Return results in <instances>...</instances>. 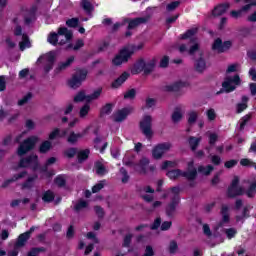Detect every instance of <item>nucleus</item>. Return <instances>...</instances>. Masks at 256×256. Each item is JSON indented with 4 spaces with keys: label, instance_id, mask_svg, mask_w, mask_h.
Here are the masks:
<instances>
[{
    "label": "nucleus",
    "instance_id": "1",
    "mask_svg": "<svg viewBox=\"0 0 256 256\" xmlns=\"http://www.w3.org/2000/svg\"><path fill=\"white\" fill-rule=\"evenodd\" d=\"M187 171H182L181 169L169 170L166 175L169 179L175 181L179 177H185L187 181H195L197 179V168H195V162L190 161L187 163Z\"/></svg>",
    "mask_w": 256,
    "mask_h": 256
},
{
    "label": "nucleus",
    "instance_id": "2",
    "mask_svg": "<svg viewBox=\"0 0 256 256\" xmlns=\"http://www.w3.org/2000/svg\"><path fill=\"white\" fill-rule=\"evenodd\" d=\"M39 143V136H30L24 139L17 149V155L19 157H23V155H27L29 151H33L35 146Z\"/></svg>",
    "mask_w": 256,
    "mask_h": 256
},
{
    "label": "nucleus",
    "instance_id": "3",
    "mask_svg": "<svg viewBox=\"0 0 256 256\" xmlns=\"http://www.w3.org/2000/svg\"><path fill=\"white\" fill-rule=\"evenodd\" d=\"M198 31L199 29L197 28H191L179 36V39L182 41H187V39H190V43H194V45H192L188 50L189 55H195V53H197L199 50V43H197V38H195V35H197Z\"/></svg>",
    "mask_w": 256,
    "mask_h": 256
},
{
    "label": "nucleus",
    "instance_id": "4",
    "mask_svg": "<svg viewBox=\"0 0 256 256\" xmlns=\"http://www.w3.org/2000/svg\"><path fill=\"white\" fill-rule=\"evenodd\" d=\"M139 129L148 139V141H151L153 139V117L151 115H144L139 122Z\"/></svg>",
    "mask_w": 256,
    "mask_h": 256
},
{
    "label": "nucleus",
    "instance_id": "5",
    "mask_svg": "<svg viewBox=\"0 0 256 256\" xmlns=\"http://www.w3.org/2000/svg\"><path fill=\"white\" fill-rule=\"evenodd\" d=\"M18 167L20 169L31 167L32 171H37L39 169V156H37V154H30L20 159Z\"/></svg>",
    "mask_w": 256,
    "mask_h": 256
},
{
    "label": "nucleus",
    "instance_id": "6",
    "mask_svg": "<svg viewBox=\"0 0 256 256\" xmlns=\"http://www.w3.org/2000/svg\"><path fill=\"white\" fill-rule=\"evenodd\" d=\"M59 35H64L66 41L73 39V32L71 30L67 29V27H60L58 33L51 32L48 35V43H50V45H57V43H59Z\"/></svg>",
    "mask_w": 256,
    "mask_h": 256
},
{
    "label": "nucleus",
    "instance_id": "7",
    "mask_svg": "<svg viewBox=\"0 0 256 256\" xmlns=\"http://www.w3.org/2000/svg\"><path fill=\"white\" fill-rule=\"evenodd\" d=\"M88 73L87 69H79L68 81L69 87H71V89H79V87L83 85V81L87 79Z\"/></svg>",
    "mask_w": 256,
    "mask_h": 256
},
{
    "label": "nucleus",
    "instance_id": "8",
    "mask_svg": "<svg viewBox=\"0 0 256 256\" xmlns=\"http://www.w3.org/2000/svg\"><path fill=\"white\" fill-rule=\"evenodd\" d=\"M235 85H241V77L239 74H236L233 77L227 76L222 82V87L225 93H233V91L237 89Z\"/></svg>",
    "mask_w": 256,
    "mask_h": 256
},
{
    "label": "nucleus",
    "instance_id": "9",
    "mask_svg": "<svg viewBox=\"0 0 256 256\" xmlns=\"http://www.w3.org/2000/svg\"><path fill=\"white\" fill-rule=\"evenodd\" d=\"M243 193V187L239 186V177L235 176L227 189V197H229V199H235V197H239L243 195Z\"/></svg>",
    "mask_w": 256,
    "mask_h": 256
},
{
    "label": "nucleus",
    "instance_id": "10",
    "mask_svg": "<svg viewBox=\"0 0 256 256\" xmlns=\"http://www.w3.org/2000/svg\"><path fill=\"white\" fill-rule=\"evenodd\" d=\"M132 56H133V51H130L127 48H123L112 60V65H115V67H119V65H123V63H127Z\"/></svg>",
    "mask_w": 256,
    "mask_h": 256
},
{
    "label": "nucleus",
    "instance_id": "11",
    "mask_svg": "<svg viewBox=\"0 0 256 256\" xmlns=\"http://www.w3.org/2000/svg\"><path fill=\"white\" fill-rule=\"evenodd\" d=\"M151 16L147 15L144 17H136V18H126L124 21L128 23L127 29L128 31H132V29H137L139 25H145V23H149Z\"/></svg>",
    "mask_w": 256,
    "mask_h": 256
},
{
    "label": "nucleus",
    "instance_id": "12",
    "mask_svg": "<svg viewBox=\"0 0 256 256\" xmlns=\"http://www.w3.org/2000/svg\"><path fill=\"white\" fill-rule=\"evenodd\" d=\"M232 45L233 43L229 40L223 42L221 38H217L212 44V51H217L218 53H225V51H229V49H231Z\"/></svg>",
    "mask_w": 256,
    "mask_h": 256
},
{
    "label": "nucleus",
    "instance_id": "13",
    "mask_svg": "<svg viewBox=\"0 0 256 256\" xmlns=\"http://www.w3.org/2000/svg\"><path fill=\"white\" fill-rule=\"evenodd\" d=\"M171 149V143H160L156 145L152 149V157L153 159L159 160L165 155V151H169Z\"/></svg>",
    "mask_w": 256,
    "mask_h": 256
},
{
    "label": "nucleus",
    "instance_id": "14",
    "mask_svg": "<svg viewBox=\"0 0 256 256\" xmlns=\"http://www.w3.org/2000/svg\"><path fill=\"white\" fill-rule=\"evenodd\" d=\"M35 231V226L30 227V229L22 234H20L16 241V247H25L27 240L31 239V235Z\"/></svg>",
    "mask_w": 256,
    "mask_h": 256
},
{
    "label": "nucleus",
    "instance_id": "15",
    "mask_svg": "<svg viewBox=\"0 0 256 256\" xmlns=\"http://www.w3.org/2000/svg\"><path fill=\"white\" fill-rule=\"evenodd\" d=\"M194 70L196 73L203 74L207 70V61L203 57V54H200V57L198 59H195L194 61Z\"/></svg>",
    "mask_w": 256,
    "mask_h": 256
},
{
    "label": "nucleus",
    "instance_id": "16",
    "mask_svg": "<svg viewBox=\"0 0 256 256\" xmlns=\"http://www.w3.org/2000/svg\"><path fill=\"white\" fill-rule=\"evenodd\" d=\"M179 203L175 200H170V202L166 205L165 208V214L169 219H173L175 217V214L177 213V207H179Z\"/></svg>",
    "mask_w": 256,
    "mask_h": 256
},
{
    "label": "nucleus",
    "instance_id": "17",
    "mask_svg": "<svg viewBox=\"0 0 256 256\" xmlns=\"http://www.w3.org/2000/svg\"><path fill=\"white\" fill-rule=\"evenodd\" d=\"M231 7V4L229 2L218 4L214 9L212 10L213 17H221V15H225L227 13V10Z\"/></svg>",
    "mask_w": 256,
    "mask_h": 256
},
{
    "label": "nucleus",
    "instance_id": "18",
    "mask_svg": "<svg viewBox=\"0 0 256 256\" xmlns=\"http://www.w3.org/2000/svg\"><path fill=\"white\" fill-rule=\"evenodd\" d=\"M130 113L129 108H122L113 114V120L115 123H122V121H125L129 117Z\"/></svg>",
    "mask_w": 256,
    "mask_h": 256
},
{
    "label": "nucleus",
    "instance_id": "19",
    "mask_svg": "<svg viewBox=\"0 0 256 256\" xmlns=\"http://www.w3.org/2000/svg\"><path fill=\"white\" fill-rule=\"evenodd\" d=\"M220 215L222 221L219 223V227H223L224 223H229L231 221V214L229 213V206L223 204L220 209Z\"/></svg>",
    "mask_w": 256,
    "mask_h": 256
},
{
    "label": "nucleus",
    "instance_id": "20",
    "mask_svg": "<svg viewBox=\"0 0 256 256\" xmlns=\"http://www.w3.org/2000/svg\"><path fill=\"white\" fill-rule=\"evenodd\" d=\"M130 75L131 74H129V72H123L117 79H115L111 83L112 89H119V87H121V85H123V83H125V81L129 79Z\"/></svg>",
    "mask_w": 256,
    "mask_h": 256
},
{
    "label": "nucleus",
    "instance_id": "21",
    "mask_svg": "<svg viewBox=\"0 0 256 256\" xmlns=\"http://www.w3.org/2000/svg\"><path fill=\"white\" fill-rule=\"evenodd\" d=\"M74 61H75V56H70L65 62H59L58 66L54 70V73L58 74V73H61V71H65V69H68V67H71Z\"/></svg>",
    "mask_w": 256,
    "mask_h": 256
},
{
    "label": "nucleus",
    "instance_id": "22",
    "mask_svg": "<svg viewBox=\"0 0 256 256\" xmlns=\"http://www.w3.org/2000/svg\"><path fill=\"white\" fill-rule=\"evenodd\" d=\"M27 175V171H22L18 174H14L12 178L10 179H7L5 180L2 185H1V188L2 189H7V186L10 184V183H15V181H19V179H23V177H25Z\"/></svg>",
    "mask_w": 256,
    "mask_h": 256
},
{
    "label": "nucleus",
    "instance_id": "23",
    "mask_svg": "<svg viewBox=\"0 0 256 256\" xmlns=\"http://www.w3.org/2000/svg\"><path fill=\"white\" fill-rule=\"evenodd\" d=\"M251 9V5H244L239 10H232L230 11V16L233 17V19H239L243 17V13H247Z\"/></svg>",
    "mask_w": 256,
    "mask_h": 256
},
{
    "label": "nucleus",
    "instance_id": "24",
    "mask_svg": "<svg viewBox=\"0 0 256 256\" xmlns=\"http://www.w3.org/2000/svg\"><path fill=\"white\" fill-rule=\"evenodd\" d=\"M183 87H185V82L178 81L173 84L167 85L165 89L170 93H179L181 89H183Z\"/></svg>",
    "mask_w": 256,
    "mask_h": 256
},
{
    "label": "nucleus",
    "instance_id": "25",
    "mask_svg": "<svg viewBox=\"0 0 256 256\" xmlns=\"http://www.w3.org/2000/svg\"><path fill=\"white\" fill-rule=\"evenodd\" d=\"M157 65V58H152L150 61L145 62L144 75H151L155 71Z\"/></svg>",
    "mask_w": 256,
    "mask_h": 256
},
{
    "label": "nucleus",
    "instance_id": "26",
    "mask_svg": "<svg viewBox=\"0 0 256 256\" xmlns=\"http://www.w3.org/2000/svg\"><path fill=\"white\" fill-rule=\"evenodd\" d=\"M145 69V59L140 58L132 68L133 75H139V73H143Z\"/></svg>",
    "mask_w": 256,
    "mask_h": 256
},
{
    "label": "nucleus",
    "instance_id": "27",
    "mask_svg": "<svg viewBox=\"0 0 256 256\" xmlns=\"http://www.w3.org/2000/svg\"><path fill=\"white\" fill-rule=\"evenodd\" d=\"M149 163H151V161L147 157H143L142 159H140L139 163L137 164V167L139 168V173L145 175L147 173V167L149 166Z\"/></svg>",
    "mask_w": 256,
    "mask_h": 256
},
{
    "label": "nucleus",
    "instance_id": "28",
    "mask_svg": "<svg viewBox=\"0 0 256 256\" xmlns=\"http://www.w3.org/2000/svg\"><path fill=\"white\" fill-rule=\"evenodd\" d=\"M39 176L37 174H34L32 176H29L24 183H22V189H33V186L35 185V181Z\"/></svg>",
    "mask_w": 256,
    "mask_h": 256
},
{
    "label": "nucleus",
    "instance_id": "29",
    "mask_svg": "<svg viewBox=\"0 0 256 256\" xmlns=\"http://www.w3.org/2000/svg\"><path fill=\"white\" fill-rule=\"evenodd\" d=\"M50 149H53V144L51 143V141L45 140L40 144L38 151L39 153H41V155H45L49 153Z\"/></svg>",
    "mask_w": 256,
    "mask_h": 256
},
{
    "label": "nucleus",
    "instance_id": "30",
    "mask_svg": "<svg viewBox=\"0 0 256 256\" xmlns=\"http://www.w3.org/2000/svg\"><path fill=\"white\" fill-rule=\"evenodd\" d=\"M201 143V138H197L195 136H190L188 138V145L190 146V149L192 152L197 151V147H199Z\"/></svg>",
    "mask_w": 256,
    "mask_h": 256
},
{
    "label": "nucleus",
    "instance_id": "31",
    "mask_svg": "<svg viewBox=\"0 0 256 256\" xmlns=\"http://www.w3.org/2000/svg\"><path fill=\"white\" fill-rule=\"evenodd\" d=\"M101 93H103V88H98L90 95L85 94L84 101H86L87 103H91V101H95V99H99V97H101Z\"/></svg>",
    "mask_w": 256,
    "mask_h": 256
},
{
    "label": "nucleus",
    "instance_id": "32",
    "mask_svg": "<svg viewBox=\"0 0 256 256\" xmlns=\"http://www.w3.org/2000/svg\"><path fill=\"white\" fill-rule=\"evenodd\" d=\"M91 154V150L84 149L77 152V159L78 163H84V161H87L89 159V155Z\"/></svg>",
    "mask_w": 256,
    "mask_h": 256
},
{
    "label": "nucleus",
    "instance_id": "33",
    "mask_svg": "<svg viewBox=\"0 0 256 256\" xmlns=\"http://www.w3.org/2000/svg\"><path fill=\"white\" fill-rule=\"evenodd\" d=\"M171 193L173 196L171 197L170 201H176L178 203H181V188L179 186H174L170 188Z\"/></svg>",
    "mask_w": 256,
    "mask_h": 256
},
{
    "label": "nucleus",
    "instance_id": "34",
    "mask_svg": "<svg viewBox=\"0 0 256 256\" xmlns=\"http://www.w3.org/2000/svg\"><path fill=\"white\" fill-rule=\"evenodd\" d=\"M80 5L82 9L85 11V13H87L88 15L93 13V11H95V6H93V4L88 0H81Z\"/></svg>",
    "mask_w": 256,
    "mask_h": 256
},
{
    "label": "nucleus",
    "instance_id": "35",
    "mask_svg": "<svg viewBox=\"0 0 256 256\" xmlns=\"http://www.w3.org/2000/svg\"><path fill=\"white\" fill-rule=\"evenodd\" d=\"M253 119V114L249 113L244 115L240 120V126L239 131H245V127L247 126V123H249Z\"/></svg>",
    "mask_w": 256,
    "mask_h": 256
},
{
    "label": "nucleus",
    "instance_id": "36",
    "mask_svg": "<svg viewBox=\"0 0 256 256\" xmlns=\"http://www.w3.org/2000/svg\"><path fill=\"white\" fill-rule=\"evenodd\" d=\"M42 201H44V203H53V201H55V193L51 190L45 191L42 195Z\"/></svg>",
    "mask_w": 256,
    "mask_h": 256
},
{
    "label": "nucleus",
    "instance_id": "37",
    "mask_svg": "<svg viewBox=\"0 0 256 256\" xmlns=\"http://www.w3.org/2000/svg\"><path fill=\"white\" fill-rule=\"evenodd\" d=\"M215 169V167H213V165H207V166H203L200 165L198 166V169H196V171H198V173H202V175H211V172Z\"/></svg>",
    "mask_w": 256,
    "mask_h": 256
},
{
    "label": "nucleus",
    "instance_id": "38",
    "mask_svg": "<svg viewBox=\"0 0 256 256\" xmlns=\"http://www.w3.org/2000/svg\"><path fill=\"white\" fill-rule=\"evenodd\" d=\"M20 51H25L27 47H31V41L29 40V36L27 34L22 35V41L19 42Z\"/></svg>",
    "mask_w": 256,
    "mask_h": 256
},
{
    "label": "nucleus",
    "instance_id": "39",
    "mask_svg": "<svg viewBox=\"0 0 256 256\" xmlns=\"http://www.w3.org/2000/svg\"><path fill=\"white\" fill-rule=\"evenodd\" d=\"M255 193H256V181H252L248 187V189L246 190V195L249 199H253V197H255Z\"/></svg>",
    "mask_w": 256,
    "mask_h": 256
},
{
    "label": "nucleus",
    "instance_id": "40",
    "mask_svg": "<svg viewBox=\"0 0 256 256\" xmlns=\"http://www.w3.org/2000/svg\"><path fill=\"white\" fill-rule=\"evenodd\" d=\"M81 137H83V134L71 132L70 135H69L68 138H67V141H68L71 145H75V143H77V141H79V139H81Z\"/></svg>",
    "mask_w": 256,
    "mask_h": 256
},
{
    "label": "nucleus",
    "instance_id": "41",
    "mask_svg": "<svg viewBox=\"0 0 256 256\" xmlns=\"http://www.w3.org/2000/svg\"><path fill=\"white\" fill-rule=\"evenodd\" d=\"M183 119V114L181 113V108L176 107L174 112L172 113V121L173 123H179Z\"/></svg>",
    "mask_w": 256,
    "mask_h": 256
},
{
    "label": "nucleus",
    "instance_id": "42",
    "mask_svg": "<svg viewBox=\"0 0 256 256\" xmlns=\"http://www.w3.org/2000/svg\"><path fill=\"white\" fill-rule=\"evenodd\" d=\"M47 249L45 247H33L27 253V256H39V253H45Z\"/></svg>",
    "mask_w": 256,
    "mask_h": 256
},
{
    "label": "nucleus",
    "instance_id": "43",
    "mask_svg": "<svg viewBox=\"0 0 256 256\" xmlns=\"http://www.w3.org/2000/svg\"><path fill=\"white\" fill-rule=\"evenodd\" d=\"M54 183L57 187L63 188L67 185V179H65V176L63 175H58L55 177Z\"/></svg>",
    "mask_w": 256,
    "mask_h": 256
},
{
    "label": "nucleus",
    "instance_id": "44",
    "mask_svg": "<svg viewBox=\"0 0 256 256\" xmlns=\"http://www.w3.org/2000/svg\"><path fill=\"white\" fill-rule=\"evenodd\" d=\"M95 169H96V175H100L101 177H103V175L107 173V168H105V165H103V163L101 162H97L95 164Z\"/></svg>",
    "mask_w": 256,
    "mask_h": 256
},
{
    "label": "nucleus",
    "instance_id": "45",
    "mask_svg": "<svg viewBox=\"0 0 256 256\" xmlns=\"http://www.w3.org/2000/svg\"><path fill=\"white\" fill-rule=\"evenodd\" d=\"M112 111H113V104L107 103L101 108L100 115L101 117H103V115H111Z\"/></svg>",
    "mask_w": 256,
    "mask_h": 256
},
{
    "label": "nucleus",
    "instance_id": "46",
    "mask_svg": "<svg viewBox=\"0 0 256 256\" xmlns=\"http://www.w3.org/2000/svg\"><path fill=\"white\" fill-rule=\"evenodd\" d=\"M89 111H91V105H89V103L84 104L83 107L80 108L79 117H81V119L87 117Z\"/></svg>",
    "mask_w": 256,
    "mask_h": 256
},
{
    "label": "nucleus",
    "instance_id": "47",
    "mask_svg": "<svg viewBox=\"0 0 256 256\" xmlns=\"http://www.w3.org/2000/svg\"><path fill=\"white\" fill-rule=\"evenodd\" d=\"M87 207H89V203L87 201L79 200L78 203L74 206V211H76V213H79L81 209H87Z\"/></svg>",
    "mask_w": 256,
    "mask_h": 256
},
{
    "label": "nucleus",
    "instance_id": "48",
    "mask_svg": "<svg viewBox=\"0 0 256 256\" xmlns=\"http://www.w3.org/2000/svg\"><path fill=\"white\" fill-rule=\"evenodd\" d=\"M33 99V93L28 92L25 96H23L22 99L18 100L19 107H23V105H26V103H29Z\"/></svg>",
    "mask_w": 256,
    "mask_h": 256
},
{
    "label": "nucleus",
    "instance_id": "49",
    "mask_svg": "<svg viewBox=\"0 0 256 256\" xmlns=\"http://www.w3.org/2000/svg\"><path fill=\"white\" fill-rule=\"evenodd\" d=\"M178 249H179V245L177 244V241L175 240L170 241L169 248H168L170 255H175Z\"/></svg>",
    "mask_w": 256,
    "mask_h": 256
},
{
    "label": "nucleus",
    "instance_id": "50",
    "mask_svg": "<svg viewBox=\"0 0 256 256\" xmlns=\"http://www.w3.org/2000/svg\"><path fill=\"white\" fill-rule=\"evenodd\" d=\"M77 154V148L71 147L64 151V156L68 159H73L75 155Z\"/></svg>",
    "mask_w": 256,
    "mask_h": 256
},
{
    "label": "nucleus",
    "instance_id": "51",
    "mask_svg": "<svg viewBox=\"0 0 256 256\" xmlns=\"http://www.w3.org/2000/svg\"><path fill=\"white\" fill-rule=\"evenodd\" d=\"M135 97H137V90L135 88L126 91L124 94V99L133 100Z\"/></svg>",
    "mask_w": 256,
    "mask_h": 256
},
{
    "label": "nucleus",
    "instance_id": "52",
    "mask_svg": "<svg viewBox=\"0 0 256 256\" xmlns=\"http://www.w3.org/2000/svg\"><path fill=\"white\" fill-rule=\"evenodd\" d=\"M219 141V135L217 133H211L208 136V143L211 145V147H215V143Z\"/></svg>",
    "mask_w": 256,
    "mask_h": 256
},
{
    "label": "nucleus",
    "instance_id": "53",
    "mask_svg": "<svg viewBox=\"0 0 256 256\" xmlns=\"http://www.w3.org/2000/svg\"><path fill=\"white\" fill-rule=\"evenodd\" d=\"M67 27H70L72 29H75L76 27H79V18H71L66 21Z\"/></svg>",
    "mask_w": 256,
    "mask_h": 256
},
{
    "label": "nucleus",
    "instance_id": "54",
    "mask_svg": "<svg viewBox=\"0 0 256 256\" xmlns=\"http://www.w3.org/2000/svg\"><path fill=\"white\" fill-rule=\"evenodd\" d=\"M198 117H199V115L197 114V112L191 111V112L188 114V124H189V125H193L194 123H196Z\"/></svg>",
    "mask_w": 256,
    "mask_h": 256
},
{
    "label": "nucleus",
    "instance_id": "55",
    "mask_svg": "<svg viewBox=\"0 0 256 256\" xmlns=\"http://www.w3.org/2000/svg\"><path fill=\"white\" fill-rule=\"evenodd\" d=\"M169 167H172V168L177 167V162L166 160L162 163L161 169H162V171H165V170L169 169Z\"/></svg>",
    "mask_w": 256,
    "mask_h": 256
},
{
    "label": "nucleus",
    "instance_id": "56",
    "mask_svg": "<svg viewBox=\"0 0 256 256\" xmlns=\"http://www.w3.org/2000/svg\"><path fill=\"white\" fill-rule=\"evenodd\" d=\"M225 235H226L227 239H233L235 237V235H237V229H235V228L225 229Z\"/></svg>",
    "mask_w": 256,
    "mask_h": 256
},
{
    "label": "nucleus",
    "instance_id": "57",
    "mask_svg": "<svg viewBox=\"0 0 256 256\" xmlns=\"http://www.w3.org/2000/svg\"><path fill=\"white\" fill-rule=\"evenodd\" d=\"M85 91H80L76 94V96L74 97V103H83V101L85 100Z\"/></svg>",
    "mask_w": 256,
    "mask_h": 256
},
{
    "label": "nucleus",
    "instance_id": "58",
    "mask_svg": "<svg viewBox=\"0 0 256 256\" xmlns=\"http://www.w3.org/2000/svg\"><path fill=\"white\" fill-rule=\"evenodd\" d=\"M251 209H253V206H251L250 204L244 206L243 211H242V216L245 219H249V217H251V214H250Z\"/></svg>",
    "mask_w": 256,
    "mask_h": 256
},
{
    "label": "nucleus",
    "instance_id": "59",
    "mask_svg": "<svg viewBox=\"0 0 256 256\" xmlns=\"http://www.w3.org/2000/svg\"><path fill=\"white\" fill-rule=\"evenodd\" d=\"M94 211L98 217V219H103L105 217V210L101 206H94Z\"/></svg>",
    "mask_w": 256,
    "mask_h": 256
},
{
    "label": "nucleus",
    "instance_id": "60",
    "mask_svg": "<svg viewBox=\"0 0 256 256\" xmlns=\"http://www.w3.org/2000/svg\"><path fill=\"white\" fill-rule=\"evenodd\" d=\"M132 239H133V234H127V235L124 237L122 247H126V248L131 247V241H132Z\"/></svg>",
    "mask_w": 256,
    "mask_h": 256
},
{
    "label": "nucleus",
    "instance_id": "61",
    "mask_svg": "<svg viewBox=\"0 0 256 256\" xmlns=\"http://www.w3.org/2000/svg\"><path fill=\"white\" fill-rule=\"evenodd\" d=\"M208 121H215V119H217V113H215V109L210 108L207 110L206 112Z\"/></svg>",
    "mask_w": 256,
    "mask_h": 256
},
{
    "label": "nucleus",
    "instance_id": "62",
    "mask_svg": "<svg viewBox=\"0 0 256 256\" xmlns=\"http://www.w3.org/2000/svg\"><path fill=\"white\" fill-rule=\"evenodd\" d=\"M239 163V160L231 159L224 163V167L226 169H233V167H236V165Z\"/></svg>",
    "mask_w": 256,
    "mask_h": 256
},
{
    "label": "nucleus",
    "instance_id": "63",
    "mask_svg": "<svg viewBox=\"0 0 256 256\" xmlns=\"http://www.w3.org/2000/svg\"><path fill=\"white\" fill-rule=\"evenodd\" d=\"M73 237H75V227L70 225L66 232V239L70 241V239H73Z\"/></svg>",
    "mask_w": 256,
    "mask_h": 256
},
{
    "label": "nucleus",
    "instance_id": "64",
    "mask_svg": "<svg viewBox=\"0 0 256 256\" xmlns=\"http://www.w3.org/2000/svg\"><path fill=\"white\" fill-rule=\"evenodd\" d=\"M142 256H155V251L153 250V246L147 245L145 248V252Z\"/></svg>",
    "mask_w": 256,
    "mask_h": 256
}]
</instances>
